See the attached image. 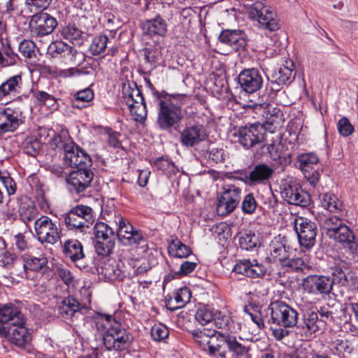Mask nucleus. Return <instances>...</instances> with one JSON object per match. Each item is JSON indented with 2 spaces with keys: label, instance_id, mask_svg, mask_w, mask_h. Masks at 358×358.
Wrapping results in <instances>:
<instances>
[{
  "label": "nucleus",
  "instance_id": "57",
  "mask_svg": "<svg viewBox=\"0 0 358 358\" xmlns=\"http://www.w3.org/2000/svg\"><path fill=\"white\" fill-rule=\"evenodd\" d=\"M257 206V203L252 194H248L242 202V210L245 214H252Z\"/></svg>",
  "mask_w": 358,
  "mask_h": 358
},
{
  "label": "nucleus",
  "instance_id": "49",
  "mask_svg": "<svg viewBox=\"0 0 358 358\" xmlns=\"http://www.w3.org/2000/svg\"><path fill=\"white\" fill-rule=\"evenodd\" d=\"M108 38L106 35H99L94 37L90 46V51L94 55L103 53L106 48Z\"/></svg>",
  "mask_w": 358,
  "mask_h": 358
},
{
  "label": "nucleus",
  "instance_id": "47",
  "mask_svg": "<svg viewBox=\"0 0 358 358\" xmlns=\"http://www.w3.org/2000/svg\"><path fill=\"white\" fill-rule=\"evenodd\" d=\"M154 164L157 169L162 171L168 176L176 175L178 172V169L175 164L164 157L158 158Z\"/></svg>",
  "mask_w": 358,
  "mask_h": 358
},
{
  "label": "nucleus",
  "instance_id": "61",
  "mask_svg": "<svg viewBox=\"0 0 358 358\" xmlns=\"http://www.w3.org/2000/svg\"><path fill=\"white\" fill-rule=\"evenodd\" d=\"M338 130L341 135L348 136L354 131V128L347 117H342L338 122Z\"/></svg>",
  "mask_w": 358,
  "mask_h": 358
},
{
  "label": "nucleus",
  "instance_id": "24",
  "mask_svg": "<svg viewBox=\"0 0 358 358\" xmlns=\"http://www.w3.org/2000/svg\"><path fill=\"white\" fill-rule=\"evenodd\" d=\"M24 317L18 308L13 304H6L0 308V333H5L6 329L20 321Z\"/></svg>",
  "mask_w": 358,
  "mask_h": 358
},
{
  "label": "nucleus",
  "instance_id": "27",
  "mask_svg": "<svg viewBox=\"0 0 358 358\" xmlns=\"http://www.w3.org/2000/svg\"><path fill=\"white\" fill-rule=\"evenodd\" d=\"M98 273L100 278L106 280H123L125 277L124 272L120 268V265L115 260H108L104 262L101 266L98 268Z\"/></svg>",
  "mask_w": 358,
  "mask_h": 358
},
{
  "label": "nucleus",
  "instance_id": "51",
  "mask_svg": "<svg viewBox=\"0 0 358 358\" xmlns=\"http://www.w3.org/2000/svg\"><path fill=\"white\" fill-rule=\"evenodd\" d=\"M243 311L259 329L264 327V322L259 313L257 306L249 304L244 307Z\"/></svg>",
  "mask_w": 358,
  "mask_h": 358
},
{
  "label": "nucleus",
  "instance_id": "11",
  "mask_svg": "<svg viewBox=\"0 0 358 358\" xmlns=\"http://www.w3.org/2000/svg\"><path fill=\"white\" fill-rule=\"evenodd\" d=\"M294 227L302 247L310 249L315 245L317 232L315 222L303 217H297L294 221Z\"/></svg>",
  "mask_w": 358,
  "mask_h": 358
},
{
  "label": "nucleus",
  "instance_id": "20",
  "mask_svg": "<svg viewBox=\"0 0 358 358\" xmlns=\"http://www.w3.org/2000/svg\"><path fill=\"white\" fill-rule=\"evenodd\" d=\"M92 178L93 173L89 169V167L83 166L71 171L66 181L71 190L74 189L77 193H80L90 185Z\"/></svg>",
  "mask_w": 358,
  "mask_h": 358
},
{
  "label": "nucleus",
  "instance_id": "41",
  "mask_svg": "<svg viewBox=\"0 0 358 358\" xmlns=\"http://www.w3.org/2000/svg\"><path fill=\"white\" fill-rule=\"evenodd\" d=\"M318 315L316 312L307 313L303 317L302 329H305L306 336H311L319 330Z\"/></svg>",
  "mask_w": 358,
  "mask_h": 358
},
{
  "label": "nucleus",
  "instance_id": "46",
  "mask_svg": "<svg viewBox=\"0 0 358 358\" xmlns=\"http://www.w3.org/2000/svg\"><path fill=\"white\" fill-rule=\"evenodd\" d=\"M19 57L11 47L8 45V47L4 48L3 52H0V66L8 67L15 65Z\"/></svg>",
  "mask_w": 358,
  "mask_h": 358
},
{
  "label": "nucleus",
  "instance_id": "43",
  "mask_svg": "<svg viewBox=\"0 0 358 358\" xmlns=\"http://www.w3.org/2000/svg\"><path fill=\"white\" fill-rule=\"evenodd\" d=\"M94 248L99 256L106 257L110 255L115 247V238L94 240Z\"/></svg>",
  "mask_w": 358,
  "mask_h": 358
},
{
  "label": "nucleus",
  "instance_id": "2",
  "mask_svg": "<svg viewBox=\"0 0 358 358\" xmlns=\"http://www.w3.org/2000/svg\"><path fill=\"white\" fill-rule=\"evenodd\" d=\"M94 322L96 329L103 334V345L108 350L122 351L129 346L130 335L111 315L98 314Z\"/></svg>",
  "mask_w": 358,
  "mask_h": 358
},
{
  "label": "nucleus",
  "instance_id": "53",
  "mask_svg": "<svg viewBox=\"0 0 358 358\" xmlns=\"http://www.w3.org/2000/svg\"><path fill=\"white\" fill-rule=\"evenodd\" d=\"M49 73L54 78H67L80 74V71L76 68L59 69L57 67H51L48 69Z\"/></svg>",
  "mask_w": 358,
  "mask_h": 358
},
{
  "label": "nucleus",
  "instance_id": "12",
  "mask_svg": "<svg viewBox=\"0 0 358 358\" xmlns=\"http://www.w3.org/2000/svg\"><path fill=\"white\" fill-rule=\"evenodd\" d=\"M34 230L41 243L55 244L59 238L56 223L48 216L43 215L34 222Z\"/></svg>",
  "mask_w": 358,
  "mask_h": 358
},
{
  "label": "nucleus",
  "instance_id": "42",
  "mask_svg": "<svg viewBox=\"0 0 358 358\" xmlns=\"http://www.w3.org/2000/svg\"><path fill=\"white\" fill-rule=\"evenodd\" d=\"M343 224L339 217L331 216L324 219L322 227L325 234L330 238Z\"/></svg>",
  "mask_w": 358,
  "mask_h": 358
},
{
  "label": "nucleus",
  "instance_id": "44",
  "mask_svg": "<svg viewBox=\"0 0 358 358\" xmlns=\"http://www.w3.org/2000/svg\"><path fill=\"white\" fill-rule=\"evenodd\" d=\"M259 244L258 236L251 231L243 234L239 238L240 247L245 250H252Z\"/></svg>",
  "mask_w": 358,
  "mask_h": 358
},
{
  "label": "nucleus",
  "instance_id": "1",
  "mask_svg": "<svg viewBox=\"0 0 358 358\" xmlns=\"http://www.w3.org/2000/svg\"><path fill=\"white\" fill-rule=\"evenodd\" d=\"M158 115L157 124L164 131L176 129L184 117L182 106L187 103L189 97L185 94H168L165 92H156Z\"/></svg>",
  "mask_w": 358,
  "mask_h": 358
},
{
  "label": "nucleus",
  "instance_id": "59",
  "mask_svg": "<svg viewBox=\"0 0 358 358\" xmlns=\"http://www.w3.org/2000/svg\"><path fill=\"white\" fill-rule=\"evenodd\" d=\"M35 43L29 40H23L19 44L20 52L27 58H31L34 55Z\"/></svg>",
  "mask_w": 358,
  "mask_h": 358
},
{
  "label": "nucleus",
  "instance_id": "32",
  "mask_svg": "<svg viewBox=\"0 0 358 358\" xmlns=\"http://www.w3.org/2000/svg\"><path fill=\"white\" fill-rule=\"evenodd\" d=\"M273 169L265 164H258L250 172L248 180L251 184L262 183L268 180Z\"/></svg>",
  "mask_w": 358,
  "mask_h": 358
},
{
  "label": "nucleus",
  "instance_id": "15",
  "mask_svg": "<svg viewBox=\"0 0 358 358\" xmlns=\"http://www.w3.org/2000/svg\"><path fill=\"white\" fill-rule=\"evenodd\" d=\"M299 169L311 185L315 186L320 179V174L315 167L319 163L318 157L313 153H302L297 157Z\"/></svg>",
  "mask_w": 358,
  "mask_h": 358
},
{
  "label": "nucleus",
  "instance_id": "40",
  "mask_svg": "<svg viewBox=\"0 0 358 358\" xmlns=\"http://www.w3.org/2000/svg\"><path fill=\"white\" fill-rule=\"evenodd\" d=\"M169 252L178 258H185L191 254L190 248L181 243L177 238H172L169 245Z\"/></svg>",
  "mask_w": 358,
  "mask_h": 358
},
{
  "label": "nucleus",
  "instance_id": "62",
  "mask_svg": "<svg viewBox=\"0 0 358 358\" xmlns=\"http://www.w3.org/2000/svg\"><path fill=\"white\" fill-rule=\"evenodd\" d=\"M334 350L339 356H345L351 352L349 343L345 340H336L334 343Z\"/></svg>",
  "mask_w": 358,
  "mask_h": 358
},
{
  "label": "nucleus",
  "instance_id": "63",
  "mask_svg": "<svg viewBox=\"0 0 358 358\" xmlns=\"http://www.w3.org/2000/svg\"><path fill=\"white\" fill-rule=\"evenodd\" d=\"M282 148L283 146L280 143H273L268 146L267 150L271 158L273 160L277 161L280 159L283 155Z\"/></svg>",
  "mask_w": 358,
  "mask_h": 358
},
{
  "label": "nucleus",
  "instance_id": "9",
  "mask_svg": "<svg viewBox=\"0 0 358 358\" xmlns=\"http://www.w3.org/2000/svg\"><path fill=\"white\" fill-rule=\"evenodd\" d=\"M334 281L327 275H309L302 280L303 290L310 294L320 295L322 298L329 296L333 289Z\"/></svg>",
  "mask_w": 358,
  "mask_h": 358
},
{
  "label": "nucleus",
  "instance_id": "16",
  "mask_svg": "<svg viewBox=\"0 0 358 358\" xmlns=\"http://www.w3.org/2000/svg\"><path fill=\"white\" fill-rule=\"evenodd\" d=\"M64 163L73 168L90 167L92 161L90 156L72 142L64 145Z\"/></svg>",
  "mask_w": 358,
  "mask_h": 358
},
{
  "label": "nucleus",
  "instance_id": "29",
  "mask_svg": "<svg viewBox=\"0 0 358 358\" xmlns=\"http://www.w3.org/2000/svg\"><path fill=\"white\" fill-rule=\"evenodd\" d=\"M142 30L144 35L150 36H164L167 30L165 20L159 16L143 22Z\"/></svg>",
  "mask_w": 358,
  "mask_h": 358
},
{
  "label": "nucleus",
  "instance_id": "21",
  "mask_svg": "<svg viewBox=\"0 0 358 358\" xmlns=\"http://www.w3.org/2000/svg\"><path fill=\"white\" fill-rule=\"evenodd\" d=\"M22 111L18 109L6 108L0 111V135L15 131L22 123Z\"/></svg>",
  "mask_w": 358,
  "mask_h": 358
},
{
  "label": "nucleus",
  "instance_id": "25",
  "mask_svg": "<svg viewBox=\"0 0 358 358\" xmlns=\"http://www.w3.org/2000/svg\"><path fill=\"white\" fill-rule=\"evenodd\" d=\"M294 64L291 61H286L285 65L280 67L271 76V88L273 90L278 91L280 85L289 84L294 79V73H293Z\"/></svg>",
  "mask_w": 358,
  "mask_h": 358
},
{
  "label": "nucleus",
  "instance_id": "45",
  "mask_svg": "<svg viewBox=\"0 0 358 358\" xmlns=\"http://www.w3.org/2000/svg\"><path fill=\"white\" fill-rule=\"evenodd\" d=\"M94 240L115 238L114 230L103 222H97L94 227Z\"/></svg>",
  "mask_w": 358,
  "mask_h": 358
},
{
  "label": "nucleus",
  "instance_id": "35",
  "mask_svg": "<svg viewBox=\"0 0 358 358\" xmlns=\"http://www.w3.org/2000/svg\"><path fill=\"white\" fill-rule=\"evenodd\" d=\"M23 267L25 271L29 270L32 271H39L48 264V259L45 255L41 254L38 257H35L29 254H24L22 256Z\"/></svg>",
  "mask_w": 358,
  "mask_h": 358
},
{
  "label": "nucleus",
  "instance_id": "8",
  "mask_svg": "<svg viewBox=\"0 0 358 358\" xmlns=\"http://www.w3.org/2000/svg\"><path fill=\"white\" fill-rule=\"evenodd\" d=\"M94 222L92 209L87 206L78 205L73 208L65 216L64 223L70 230H80L89 228Z\"/></svg>",
  "mask_w": 358,
  "mask_h": 358
},
{
  "label": "nucleus",
  "instance_id": "60",
  "mask_svg": "<svg viewBox=\"0 0 358 358\" xmlns=\"http://www.w3.org/2000/svg\"><path fill=\"white\" fill-rule=\"evenodd\" d=\"M0 180L5 187L8 195H13L15 193V183L7 173H0Z\"/></svg>",
  "mask_w": 358,
  "mask_h": 358
},
{
  "label": "nucleus",
  "instance_id": "37",
  "mask_svg": "<svg viewBox=\"0 0 358 358\" xmlns=\"http://www.w3.org/2000/svg\"><path fill=\"white\" fill-rule=\"evenodd\" d=\"M226 350L228 348L233 352V358H251L248 348L240 343L235 338L226 336Z\"/></svg>",
  "mask_w": 358,
  "mask_h": 358
},
{
  "label": "nucleus",
  "instance_id": "48",
  "mask_svg": "<svg viewBox=\"0 0 358 358\" xmlns=\"http://www.w3.org/2000/svg\"><path fill=\"white\" fill-rule=\"evenodd\" d=\"M62 35L64 38L73 43H81L82 31L74 25L64 27L62 29Z\"/></svg>",
  "mask_w": 358,
  "mask_h": 358
},
{
  "label": "nucleus",
  "instance_id": "6",
  "mask_svg": "<svg viewBox=\"0 0 358 358\" xmlns=\"http://www.w3.org/2000/svg\"><path fill=\"white\" fill-rule=\"evenodd\" d=\"M134 87L124 85L123 86V98L128 106L131 115L137 122H142L147 117V108L141 90L134 84Z\"/></svg>",
  "mask_w": 358,
  "mask_h": 358
},
{
  "label": "nucleus",
  "instance_id": "19",
  "mask_svg": "<svg viewBox=\"0 0 358 358\" xmlns=\"http://www.w3.org/2000/svg\"><path fill=\"white\" fill-rule=\"evenodd\" d=\"M206 129L200 124L186 126L180 133V141L182 145L192 148L206 138Z\"/></svg>",
  "mask_w": 358,
  "mask_h": 358
},
{
  "label": "nucleus",
  "instance_id": "55",
  "mask_svg": "<svg viewBox=\"0 0 358 358\" xmlns=\"http://www.w3.org/2000/svg\"><path fill=\"white\" fill-rule=\"evenodd\" d=\"M41 142L34 136L27 137L24 141V152L31 156H34L41 149Z\"/></svg>",
  "mask_w": 358,
  "mask_h": 358
},
{
  "label": "nucleus",
  "instance_id": "39",
  "mask_svg": "<svg viewBox=\"0 0 358 358\" xmlns=\"http://www.w3.org/2000/svg\"><path fill=\"white\" fill-rule=\"evenodd\" d=\"M76 52V50L62 41L52 42L49 45L48 48V53L51 55L52 57H62L64 56L66 53L73 55Z\"/></svg>",
  "mask_w": 358,
  "mask_h": 358
},
{
  "label": "nucleus",
  "instance_id": "38",
  "mask_svg": "<svg viewBox=\"0 0 358 358\" xmlns=\"http://www.w3.org/2000/svg\"><path fill=\"white\" fill-rule=\"evenodd\" d=\"M320 204L327 210L336 213L341 210L342 203L332 193H324L320 196Z\"/></svg>",
  "mask_w": 358,
  "mask_h": 358
},
{
  "label": "nucleus",
  "instance_id": "54",
  "mask_svg": "<svg viewBox=\"0 0 358 358\" xmlns=\"http://www.w3.org/2000/svg\"><path fill=\"white\" fill-rule=\"evenodd\" d=\"M94 97V92L90 88H86L83 90L78 91L75 94V99L73 102V104L75 107L81 108L83 107L84 105H79V102H89L92 100Z\"/></svg>",
  "mask_w": 358,
  "mask_h": 358
},
{
  "label": "nucleus",
  "instance_id": "13",
  "mask_svg": "<svg viewBox=\"0 0 358 358\" xmlns=\"http://www.w3.org/2000/svg\"><path fill=\"white\" fill-rule=\"evenodd\" d=\"M5 330L6 332L0 333V336L17 347H25L31 341V334L26 325L25 317Z\"/></svg>",
  "mask_w": 358,
  "mask_h": 358
},
{
  "label": "nucleus",
  "instance_id": "56",
  "mask_svg": "<svg viewBox=\"0 0 358 358\" xmlns=\"http://www.w3.org/2000/svg\"><path fill=\"white\" fill-rule=\"evenodd\" d=\"M214 316L213 312L205 307L197 310L195 317L198 322L203 326L212 322L214 320Z\"/></svg>",
  "mask_w": 358,
  "mask_h": 358
},
{
  "label": "nucleus",
  "instance_id": "50",
  "mask_svg": "<svg viewBox=\"0 0 358 358\" xmlns=\"http://www.w3.org/2000/svg\"><path fill=\"white\" fill-rule=\"evenodd\" d=\"M266 124L274 128L280 127L283 122V114L278 108H273L268 110L266 115Z\"/></svg>",
  "mask_w": 358,
  "mask_h": 358
},
{
  "label": "nucleus",
  "instance_id": "26",
  "mask_svg": "<svg viewBox=\"0 0 358 358\" xmlns=\"http://www.w3.org/2000/svg\"><path fill=\"white\" fill-rule=\"evenodd\" d=\"M22 80L20 75L6 79L0 85V101L7 102L17 96L21 91Z\"/></svg>",
  "mask_w": 358,
  "mask_h": 358
},
{
  "label": "nucleus",
  "instance_id": "3",
  "mask_svg": "<svg viewBox=\"0 0 358 358\" xmlns=\"http://www.w3.org/2000/svg\"><path fill=\"white\" fill-rule=\"evenodd\" d=\"M191 335L203 350L215 358H226V335L205 328L192 330Z\"/></svg>",
  "mask_w": 358,
  "mask_h": 358
},
{
  "label": "nucleus",
  "instance_id": "58",
  "mask_svg": "<svg viewBox=\"0 0 358 358\" xmlns=\"http://www.w3.org/2000/svg\"><path fill=\"white\" fill-rule=\"evenodd\" d=\"M151 336L155 341H162L169 336L167 327L161 324H155L151 329Z\"/></svg>",
  "mask_w": 358,
  "mask_h": 358
},
{
  "label": "nucleus",
  "instance_id": "36",
  "mask_svg": "<svg viewBox=\"0 0 358 358\" xmlns=\"http://www.w3.org/2000/svg\"><path fill=\"white\" fill-rule=\"evenodd\" d=\"M38 211L34 203L30 200L22 201L19 206V215L24 222H30L36 219Z\"/></svg>",
  "mask_w": 358,
  "mask_h": 358
},
{
  "label": "nucleus",
  "instance_id": "10",
  "mask_svg": "<svg viewBox=\"0 0 358 358\" xmlns=\"http://www.w3.org/2000/svg\"><path fill=\"white\" fill-rule=\"evenodd\" d=\"M240 200L241 189L234 185H225L222 194L218 197L217 214L222 217L230 214L235 210Z\"/></svg>",
  "mask_w": 358,
  "mask_h": 358
},
{
  "label": "nucleus",
  "instance_id": "52",
  "mask_svg": "<svg viewBox=\"0 0 358 358\" xmlns=\"http://www.w3.org/2000/svg\"><path fill=\"white\" fill-rule=\"evenodd\" d=\"M191 292L189 288L184 287L179 289L173 296L174 301L176 306L174 308H179L183 307L187 303L190 301Z\"/></svg>",
  "mask_w": 358,
  "mask_h": 358
},
{
  "label": "nucleus",
  "instance_id": "28",
  "mask_svg": "<svg viewBox=\"0 0 358 358\" xmlns=\"http://www.w3.org/2000/svg\"><path fill=\"white\" fill-rule=\"evenodd\" d=\"M330 238L342 244L343 247L348 248L352 252H354L357 248L355 236L351 229L345 224H343V226L336 231L335 235L332 236Z\"/></svg>",
  "mask_w": 358,
  "mask_h": 358
},
{
  "label": "nucleus",
  "instance_id": "22",
  "mask_svg": "<svg viewBox=\"0 0 358 358\" xmlns=\"http://www.w3.org/2000/svg\"><path fill=\"white\" fill-rule=\"evenodd\" d=\"M218 39L235 51L244 50L247 45L246 35L241 30H224L220 34Z\"/></svg>",
  "mask_w": 358,
  "mask_h": 358
},
{
  "label": "nucleus",
  "instance_id": "64",
  "mask_svg": "<svg viewBox=\"0 0 358 358\" xmlns=\"http://www.w3.org/2000/svg\"><path fill=\"white\" fill-rule=\"evenodd\" d=\"M145 59L148 62L152 64H157L161 59L160 51L157 48H145Z\"/></svg>",
  "mask_w": 358,
  "mask_h": 358
},
{
  "label": "nucleus",
  "instance_id": "23",
  "mask_svg": "<svg viewBox=\"0 0 358 358\" xmlns=\"http://www.w3.org/2000/svg\"><path fill=\"white\" fill-rule=\"evenodd\" d=\"M233 271L250 278H260L266 273V268L256 259H243L238 262Z\"/></svg>",
  "mask_w": 358,
  "mask_h": 358
},
{
  "label": "nucleus",
  "instance_id": "5",
  "mask_svg": "<svg viewBox=\"0 0 358 358\" xmlns=\"http://www.w3.org/2000/svg\"><path fill=\"white\" fill-rule=\"evenodd\" d=\"M280 189L282 197L289 204L303 207L310 204V195L301 188L299 184L293 178L287 177L282 179Z\"/></svg>",
  "mask_w": 358,
  "mask_h": 358
},
{
  "label": "nucleus",
  "instance_id": "4",
  "mask_svg": "<svg viewBox=\"0 0 358 358\" xmlns=\"http://www.w3.org/2000/svg\"><path fill=\"white\" fill-rule=\"evenodd\" d=\"M271 321L273 324L285 328L296 326L298 322V312L296 309L282 301H275L268 306Z\"/></svg>",
  "mask_w": 358,
  "mask_h": 358
},
{
  "label": "nucleus",
  "instance_id": "33",
  "mask_svg": "<svg viewBox=\"0 0 358 358\" xmlns=\"http://www.w3.org/2000/svg\"><path fill=\"white\" fill-rule=\"evenodd\" d=\"M271 262H279L280 264L287 256V251L285 243L280 237L273 239L269 245Z\"/></svg>",
  "mask_w": 358,
  "mask_h": 358
},
{
  "label": "nucleus",
  "instance_id": "34",
  "mask_svg": "<svg viewBox=\"0 0 358 358\" xmlns=\"http://www.w3.org/2000/svg\"><path fill=\"white\" fill-rule=\"evenodd\" d=\"M280 265L287 271H304L311 268L305 255L302 257H293L292 258L287 256Z\"/></svg>",
  "mask_w": 358,
  "mask_h": 358
},
{
  "label": "nucleus",
  "instance_id": "17",
  "mask_svg": "<svg viewBox=\"0 0 358 358\" xmlns=\"http://www.w3.org/2000/svg\"><path fill=\"white\" fill-rule=\"evenodd\" d=\"M57 25V20L47 13L34 15L29 22L31 32L36 36H43L51 34Z\"/></svg>",
  "mask_w": 358,
  "mask_h": 358
},
{
  "label": "nucleus",
  "instance_id": "7",
  "mask_svg": "<svg viewBox=\"0 0 358 358\" xmlns=\"http://www.w3.org/2000/svg\"><path fill=\"white\" fill-rule=\"evenodd\" d=\"M266 129L260 124H253L250 126L241 127L233 133L234 141L248 149L257 144H260L265 139Z\"/></svg>",
  "mask_w": 358,
  "mask_h": 358
},
{
  "label": "nucleus",
  "instance_id": "14",
  "mask_svg": "<svg viewBox=\"0 0 358 358\" xmlns=\"http://www.w3.org/2000/svg\"><path fill=\"white\" fill-rule=\"evenodd\" d=\"M115 222L118 225L117 236L122 244L134 245L145 243L141 232L134 229L127 220L121 216H118Z\"/></svg>",
  "mask_w": 358,
  "mask_h": 358
},
{
  "label": "nucleus",
  "instance_id": "18",
  "mask_svg": "<svg viewBox=\"0 0 358 358\" xmlns=\"http://www.w3.org/2000/svg\"><path fill=\"white\" fill-rule=\"evenodd\" d=\"M238 80L241 89L248 93L258 91L263 83L259 71L254 68L243 70L238 75Z\"/></svg>",
  "mask_w": 358,
  "mask_h": 358
},
{
  "label": "nucleus",
  "instance_id": "31",
  "mask_svg": "<svg viewBox=\"0 0 358 358\" xmlns=\"http://www.w3.org/2000/svg\"><path fill=\"white\" fill-rule=\"evenodd\" d=\"M63 252L73 262H80L85 258L83 245L76 239L66 241L63 245Z\"/></svg>",
  "mask_w": 358,
  "mask_h": 358
},
{
  "label": "nucleus",
  "instance_id": "30",
  "mask_svg": "<svg viewBox=\"0 0 358 358\" xmlns=\"http://www.w3.org/2000/svg\"><path fill=\"white\" fill-rule=\"evenodd\" d=\"M82 308L80 303L73 297L68 296L62 299L58 306V312L60 316L65 319H71L74 315Z\"/></svg>",
  "mask_w": 358,
  "mask_h": 358
}]
</instances>
